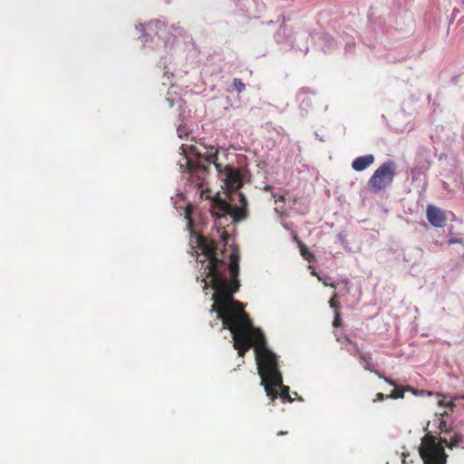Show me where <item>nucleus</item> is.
Masks as SVG:
<instances>
[{
    "label": "nucleus",
    "instance_id": "393cba45",
    "mask_svg": "<svg viewBox=\"0 0 464 464\" xmlns=\"http://www.w3.org/2000/svg\"><path fill=\"white\" fill-rule=\"evenodd\" d=\"M221 237H222V240H223V241L227 242V238H228V234H227V232L224 230V231L222 232Z\"/></svg>",
    "mask_w": 464,
    "mask_h": 464
},
{
    "label": "nucleus",
    "instance_id": "5701e85b",
    "mask_svg": "<svg viewBox=\"0 0 464 464\" xmlns=\"http://www.w3.org/2000/svg\"><path fill=\"white\" fill-rule=\"evenodd\" d=\"M385 399H388L387 395L383 394L382 392H378L376 394V398L373 400V402L383 401Z\"/></svg>",
    "mask_w": 464,
    "mask_h": 464
},
{
    "label": "nucleus",
    "instance_id": "2eb2a0df",
    "mask_svg": "<svg viewBox=\"0 0 464 464\" xmlns=\"http://www.w3.org/2000/svg\"><path fill=\"white\" fill-rule=\"evenodd\" d=\"M298 245H299L300 254L304 257V259H305L308 262H314L315 260V256L308 250V248L303 242L299 241Z\"/></svg>",
    "mask_w": 464,
    "mask_h": 464
},
{
    "label": "nucleus",
    "instance_id": "9b49d317",
    "mask_svg": "<svg viewBox=\"0 0 464 464\" xmlns=\"http://www.w3.org/2000/svg\"><path fill=\"white\" fill-rule=\"evenodd\" d=\"M427 219L428 221L436 227H444L447 218L444 212L439 208L429 205L426 210Z\"/></svg>",
    "mask_w": 464,
    "mask_h": 464
},
{
    "label": "nucleus",
    "instance_id": "aec40b11",
    "mask_svg": "<svg viewBox=\"0 0 464 464\" xmlns=\"http://www.w3.org/2000/svg\"><path fill=\"white\" fill-rule=\"evenodd\" d=\"M342 319H341V314L338 310L335 311L334 318L333 321V326L334 327H339L341 326Z\"/></svg>",
    "mask_w": 464,
    "mask_h": 464
},
{
    "label": "nucleus",
    "instance_id": "6e6552de",
    "mask_svg": "<svg viewBox=\"0 0 464 464\" xmlns=\"http://www.w3.org/2000/svg\"><path fill=\"white\" fill-rule=\"evenodd\" d=\"M345 340L351 345H354V353H351V354L358 358L364 370L374 372L380 379L384 380V382L388 384L395 386V382L393 380L383 376L382 373L372 368V356L370 353H362L358 344L349 337H345Z\"/></svg>",
    "mask_w": 464,
    "mask_h": 464
},
{
    "label": "nucleus",
    "instance_id": "cd10ccee",
    "mask_svg": "<svg viewBox=\"0 0 464 464\" xmlns=\"http://www.w3.org/2000/svg\"><path fill=\"white\" fill-rule=\"evenodd\" d=\"M178 131L179 133V137H181V133H183V130H180V129H178Z\"/></svg>",
    "mask_w": 464,
    "mask_h": 464
},
{
    "label": "nucleus",
    "instance_id": "f03ea898",
    "mask_svg": "<svg viewBox=\"0 0 464 464\" xmlns=\"http://www.w3.org/2000/svg\"><path fill=\"white\" fill-rule=\"evenodd\" d=\"M228 268L229 282L225 274L219 270V267H217L216 271L208 276L215 290L212 296L214 304L211 305V311L218 314V317L221 319L223 325L227 323V320L232 323L239 320L243 314L248 315L245 311L243 303L233 298V295L238 291L240 286L238 280L239 256L236 251L230 254Z\"/></svg>",
    "mask_w": 464,
    "mask_h": 464
},
{
    "label": "nucleus",
    "instance_id": "bb28decb",
    "mask_svg": "<svg viewBox=\"0 0 464 464\" xmlns=\"http://www.w3.org/2000/svg\"><path fill=\"white\" fill-rule=\"evenodd\" d=\"M178 131L179 133V137H181V133H183V130H180V129H178Z\"/></svg>",
    "mask_w": 464,
    "mask_h": 464
},
{
    "label": "nucleus",
    "instance_id": "39448f33",
    "mask_svg": "<svg viewBox=\"0 0 464 464\" xmlns=\"http://www.w3.org/2000/svg\"><path fill=\"white\" fill-rule=\"evenodd\" d=\"M239 196L241 198L240 201L243 203V207L241 208L232 206L225 199L218 197L214 199L211 214L219 225H221V219L227 218V216L232 219V221H240L246 218V198L241 193Z\"/></svg>",
    "mask_w": 464,
    "mask_h": 464
},
{
    "label": "nucleus",
    "instance_id": "423d86ee",
    "mask_svg": "<svg viewBox=\"0 0 464 464\" xmlns=\"http://www.w3.org/2000/svg\"><path fill=\"white\" fill-rule=\"evenodd\" d=\"M396 175V163L393 160L383 162L368 180V187L374 192L384 190L393 182Z\"/></svg>",
    "mask_w": 464,
    "mask_h": 464
},
{
    "label": "nucleus",
    "instance_id": "9d476101",
    "mask_svg": "<svg viewBox=\"0 0 464 464\" xmlns=\"http://www.w3.org/2000/svg\"><path fill=\"white\" fill-rule=\"evenodd\" d=\"M144 31L150 37L154 35L163 40L164 42L169 41V38L167 37L168 26L164 22L159 20L150 22L145 25Z\"/></svg>",
    "mask_w": 464,
    "mask_h": 464
},
{
    "label": "nucleus",
    "instance_id": "412c9836",
    "mask_svg": "<svg viewBox=\"0 0 464 464\" xmlns=\"http://www.w3.org/2000/svg\"><path fill=\"white\" fill-rule=\"evenodd\" d=\"M337 298H338L337 294H334V295H333V297H332V298L330 299V301H329V305H330V307L334 308V309H336V310H337V309L339 308V306H340V304H339V303H338V301H337Z\"/></svg>",
    "mask_w": 464,
    "mask_h": 464
},
{
    "label": "nucleus",
    "instance_id": "c85d7f7f",
    "mask_svg": "<svg viewBox=\"0 0 464 464\" xmlns=\"http://www.w3.org/2000/svg\"><path fill=\"white\" fill-rule=\"evenodd\" d=\"M348 352H350V353H354V349L353 351H351V349H348Z\"/></svg>",
    "mask_w": 464,
    "mask_h": 464
},
{
    "label": "nucleus",
    "instance_id": "b1692460",
    "mask_svg": "<svg viewBox=\"0 0 464 464\" xmlns=\"http://www.w3.org/2000/svg\"><path fill=\"white\" fill-rule=\"evenodd\" d=\"M439 403H440V405H445L447 407H450V409H452L455 405L452 401H449L448 403H444L443 401H440Z\"/></svg>",
    "mask_w": 464,
    "mask_h": 464
},
{
    "label": "nucleus",
    "instance_id": "f3484780",
    "mask_svg": "<svg viewBox=\"0 0 464 464\" xmlns=\"http://www.w3.org/2000/svg\"><path fill=\"white\" fill-rule=\"evenodd\" d=\"M439 429L440 430V436L450 435V430H452L450 425H449L447 421L442 419L440 420Z\"/></svg>",
    "mask_w": 464,
    "mask_h": 464
},
{
    "label": "nucleus",
    "instance_id": "6ab92c4d",
    "mask_svg": "<svg viewBox=\"0 0 464 464\" xmlns=\"http://www.w3.org/2000/svg\"><path fill=\"white\" fill-rule=\"evenodd\" d=\"M233 86L234 89L238 92H242L245 90V84L239 78H234L233 79Z\"/></svg>",
    "mask_w": 464,
    "mask_h": 464
},
{
    "label": "nucleus",
    "instance_id": "a211bd4d",
    "mask_svg": "<svg viewBox=\"0 0 464 464\" xmlns=\"http://www.w3.org/2000/svg\"><path fill=\"white\" fill-rule=\"evenodd\" d=\"M185 219L187 220V227L189 231L193 230V221L191 219V208L188 206L185 209Z\"/></svg>",
    "mask_w": 464,
    "mask_h": 464
},
{
    "label": "nucleus",
    "instance_id": "0eeeda50",
    "mask_svg": "<svg viewBox=\"0 0 464 464\" xmlns=\"http://www.w3.org/2000/svg\"><path fill=\"white\" fill-rule=\"evenodd\" d=\"M197 242L198 247L208 259V263L205 268L206 275L208 277L210 274L216 271L217 267H219L224 264V261L218 257V246L214 240H211L204 236H198Z\"/></svg>",
    "mask_w": 464,
    "mask_h": 464
},
{
    "label": "nucleus",
    "instance_id": "a878e982",
    "mask_svg": "<svg viewBox=\"0 0 464 464\" xmlns=\"http://www.w3.org/2000/svg\"><path fill=\"white\" fill-rule=\"evenodd\" d=\"M287 433H288L287 431L280 430V431H278V432H277V435H278V436H281V435H285V434H287Z\"/></svg>",
    "mask_w": 464,
    "mask_h": 464
},
{
    "label": "nucleus",
    "instance_id": "f257e3e1",
    "mask_svg": "<svg viewBox=\"0 0 464 464\" xmlns=\"http://www.w3.org/2000/svg\"><path fill=\"white\" fill-rule=\"evenodd\" d=\"M229 322L227 320L223 327L230 331L234 341L233 347L237 351L238 356H245L254 347L261 385L264 386L266 396L274 402L277 398L274 385H282V374L278 369L276 355L266 347L264 334L253 325L249 315L243 314L239 320Z\"/></svg>",
    "mask_w": 464,
    "mask_h": 464
},
{
    "label": "nucleus",
    "instance_id": "4468645a",
    "mask_svg": "<svg viewBox=\"0 0 464 464\" xmlns=\"http://www.w3.org/2000/svg\"><path fill=\"white\" fill-rule=\"evenodd\" d=\"M274 389L277 392V396L279 395L284 401H286L292 402L294 401V399L290 395L289 387L284 385L283 382L282 385H274Z\"/></svg>",
    "mask_w": 464,
    "mask_h": 464
},
{
    "label": "nucleus",
    "instance_id": "7ed1b4c3",
    "mask_svg": "<svg viewBox=\"0 0 464 464\" xmlns=\"http://www.w3.org/2000/svg\"><path fill=\"white\" fill-rule=\"evenodd\" d=\"M218 150L210 147L207 151L206 160L214 164L219 173L220 179L224 181L229 191H235L242 187V178L239 170L230 166L223 167L218 162Z\"/></svg>",
    "mask_w": 464,
    "mask_h": 464
},
{
    "label": "nucleus",
    "instance_id": "dca6fc26",
    "mask_svg": "<svg viewBox=\"0 0 464 464\" xmlns=\"http://www.w3.org/2000/svg\"><path fill=\"white\" fill-rule=\"evenodd\" d=\"M395 389H393L392 391V392L387 395V398H390V399H401L404 397V393H405V388H398L397 385L395 384Z\"/></svg>",
    "mask_w": 464,
    "mask_h": 464
},
{
    "label": "nucleus",
    "instance_id": "ddd939ff",
    "mask_svg": "<svg viewBox=\"0 0 464 464\" xmlns=\"http://www.w3.org/2000/svg\"><path fill=\"white\" fill-rule=\"evenodd\" d=\"M375 160V158L372 154H368L361 157H357L352 162V168L355 171H362L367 169L370 165H372Z\"/></svg>",
    "mask_w": 464,
    "mask_h": 464
},
{
    "label": "nucleus",
    "instance_id": "f8f14e48",
    "mask_svg": "<svg viewBox=\"0 0 464 464\" xmlns=\"http://www.w3.org/2000/svg\"><path fill=\"white\" fill-rule=\"evenodd\" d=\"M437 442L440 443L443 447H447L450 450L459 447L463 442V437L460 433L450 430V435H444L440 437V440Z\"/></svg>",
    "mask_w": 464,
    "mask_h": 464
},
{
    "label": "nucleus",
    "instance_id": "4be33fe9",
    "mask_svg": "<svg viewBox=\"0 0 464 464\" xmlns=\"http://www.w3.org/2000/svg\"><path fill=\"white\" fill-rule=\"evenodd\" d=\"M448 244H449V245H453V244H461V245H464V239H463V238H457V237H450V238L448 240Z\"/></svg>",
    "mask_w": 464,
    "mask_h": 464
},
{
    "label": "nucleus",
    "instance_id": "1a4fd4ad",
    "mask_svg": "<svg viewBox=\"0 0 464 464\" xmlns=\"http://www.w3.org/2000/svg\"><path fill=\"white\" fill-rule=\"evenodd\" d=\"M188 169L190 173L191 183L200 188L203 187L205 180L208 177V170L206 167L201 165H196L190 160H187Z\"/></svg>",
    "mask_w": 464,
    "mask_h": 464
},
{
    "label": "nucleus",
    "instance_id": "20e7f679",
    "mask_svg": "<svg viewBox=\"0 0 464 464\" xmlns=\"http://www.w3.org/2000/svg\"><path fill=\"white\" fill-rule=\"evenodd\" d=\"M419 452L424 464H447L448 455L431 433H427L421 439Z\"/></svg>",
    "mask_w": 464,
    "mask_h": 464
}]
</instances>
